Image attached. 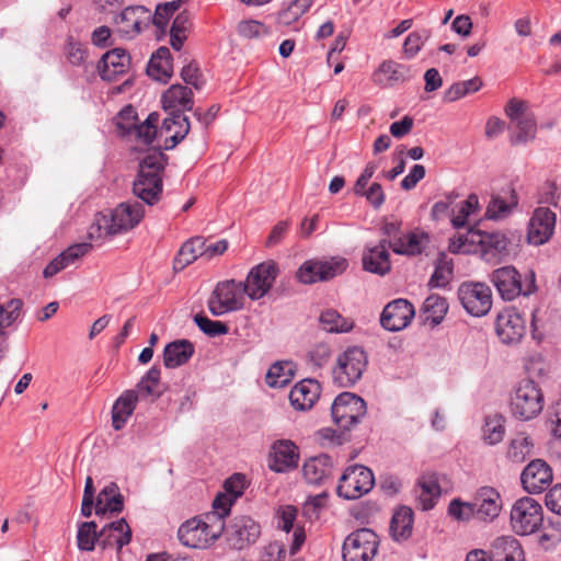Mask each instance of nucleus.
Returning a JSON list of instances; mask_svg holds the SVG:
<instances>
[{"mask_svg":"<svg viewBox=\"0 0 561 561\" xmlns=\"http://www.w3.org/2000/svg\"><path fill=\"white\" fill-rule=\"evenodd\" d=\"M483 83L479 77L451 84L444 93L446 102H455L468 94L474 93L482 88Z\"/></svg>","mask_w":561,"mask_h":561,"instance_id":"nucleus-47","label":"nucleus"},{"mask_svg":"<svg viewBox=\"0 0 561 561\" xmlns=\"http://www.w3.org/2000/svg\"><path fill=\"white\" fill-rule=\"evenodd\" d=\"M204 238L195 237L186 241L180 249L174 261L175 268H184L197 257H204Z\"/></svg>","mask_w":561,"mask_h":561,"instance_id":"nucleus-44","label":"nucleus"},{"mask_svg":"<svg viewBox=\"0 0 561 561\" xmlns=\"http://www.w3.org/2000/svg\"><path fill=\"white\" fill-rule=\"evenodd\" d=\"M123 510V495L116 483H108L99 493L95 502V514L119 513Z\"/></svg>","mask_w":561,"mask_h":561,"instance_id":"nucleus-39","label":"nucleus"},{"mask_svg":"<svg viewBox=\"0 0 561 561\" xmlns=\"http://www.w3.org/2000/svg\"><path fill=\"white\" fill-rule=\"evenodd\" d=\"M224 530L225 522L217 514H205L183 523L178 530V536L184 546L204 549L214 543Z\"/></svg>","mask_w":561,"mask_h":561,"instance_id":"nucleus-2","label":"nucleus"},{"mask_svg":"<svg viewBox=\"0 0 561 561\" xmlns=\"http://www.w3.org/2000/svg\"><path fill=\"white\" fill-rule=\"evenodd\" d=\"M506 433L505 417L499 413L486 415L481 427V439L489 446L500 444Z\"/></svg>","mask_w":561,"mask_h":561,"instance_id":"nucleus-41","label":"nucleus"},{"mask_svg":"<svg viewBox=\"0 0 561 561\" xmlns=\"http://www.w3.org/2000/svg\"><path fill=\"white\" fill-rule=\"evenodd\" d=\"M286 549L279 541L263 546L260 550L259 561H285Z\"/></svg>","mask_w":561,"mask_h":561,"instance_id":"nucleus-59","label":"nucleus"},{"mask_svg":"<svg viewBox=\"0 0 561 561\" xmlns=\"http://www.w3.org/2000/svg\"><path fill=\"white\" fill-rule=\"evenodd\" d=\"M151 22V12L142 5L127 7L115 18L118 34L134 38Z\"/></svg>","mask_w":561,"mask_h":561,"instance_id":"nucleus-17","label":"nucleus"},{"mask_svg":"<svg viewBox=\"0 0 561 561\" xmlns=\"http://www.w3.org/2000/svg\"><path fill=\"white\" fill-rule=\"evenodd\" d=\"M444 479V476L434 472L424 474L419 480L415 488V499L423 511H430L436 505L442 494V481Z\"/></svg>","mask_w":561,"mask_h":561,"instance_id":"nucleus-23","label":"nucleus"},{"mask_svg":"<svg viewBox=\"0 0 561 561\" xmlns=\"http://www.w3.org/2000/svg\"><path fill=\"white\" fill-rule=\"evenodd\" d=\"M479 243L481 245L482 256L485 261L501 260L507 251L508 240L501 232L484 233Z\"/></svg>","mask_w":561,"mask_h":561,"instance_id":"nucleus-40","label":"nucleus"},{"mask_svg":"<svg viewBox=\"0 0 561 561\" xmlns=\"http://www.w3.org/2000/svg\"><path fill=\"white\" fill-rule=\"evenodd\" d=\"M334 423L342 430L348 431L357 425L367 413L363 398L352 392L339 394L331 407Z\"/></svg>","mask_w":561,"mask_h":561,"instance_id":"nucleus-9","label":"nucleus"},{"mask_svg":"<svg viewBox=\"0 0 561 561\" xmlns=\"http://www.w3.org/2000/svg\"><path fill=\"white\" fill-rule=\"evenodd\" d=\"M100 537L103 549L115 545L117 552L119 553L123 547L130 542L131 529L125 518H121L105 525L100 531Z\"/></svg>","mask_w":561,"mask_h":561,"instance_id":"nucleus-30","label":"nucleus"},{"mask_svg":"<svg viewBox=\"0 0 561 561\" xmlns=\"http://www.w3.org/2000/svg\"><path fill=\"white\" fill-rule=\"evenodd\" d=\"M542 522V507L535 499L524 496L513 503L510 524L515 534L520 536L531 535L539 530Z\"/></svg>","mask_w":561,"mask_h":561,"instance_id":"nucleus-6","label":"nucleus"},{"mask_svg":"<svg viewBox=\"0 0 561 561\" xmlns=\"http://www.w3.org/2000/svg\"><path fill=\"white\" fill-rule=\"evenodd\" d=\"M238 32L245 38H253L266 35L268 30L263 23L259 21L247 20L239 23Z\"/></svg>","mask_w":561,"mask_h":561,"instance_id":"nucleus-61","label":"nucleus"},{"mask_svg":"<svg viewBox=\"0 0 561 561\" xmlns=\"http://www.w3.org/2000/svg\"><path fill=\"white\" fill-rule=\"evenodd\" d=\"M167 158L164 153L161 151H152L141 160L138 174L161 176Z\"/></svg>","mask_w":561,"mask_h":561,"instance_id":"nucleus-54","label":"nucleus"},{"mask_svg":"<svg viewBox=\"0 0 561 561\" xmlns=\"http://www.w3.org/2000/svg\"><path fill=\"white\" fill-rule=\"evenodd\" d=\"M133 191L146 204L153 205L160 199L162 193L161 176L138 174Z\"/></svg>","mask_w":561,"mask_h":561,"instance_id":"nucleus-37","label":"nucleus"},{"mask_svg":"<svg viewBox=\"0 0 561 561\" xmlns=\"http://www.w3.org/2000/svg\"><path fill=\"white\" fill-rule=\"evenodd\" d=\"M278 265L270 260L262 262L250 270L243 283L247 297L251 300L263 298L272 288L277 275Z\"/></svg>","mask_w":561,"mask_h":561,"instance_id":"nucleus-13","label":"nucleus"},{"mask_svg":"<svg viewBox=\"0 0 561 561\" xmlns=\"http://www.w3.org/2000/svg\"><path fill=\"white\" fill-rule=\"evenodd\" d=\"M323 330L330 333H346L353 329V322L335 310H325L320 316Z\"/></svg>","mask_w":561,"mask_h":561,"instance_id":"nucleus-48","label":"nucleus"},{"mask_svg":"<svg viewBox=\"0 0 561 561\" xmlns=\"http://www.w3.org/2000/svg\"><path fill=\"white\" fill-rule=\"evenodd\" d=\"M535 454V440L525 431L516 432L507 442L505 457L513 463H523Z\"/></svg>","mask_w":561,"mask_h":561,"instance_id":"nucleus-29","label":"nucleus"},{"mask_svg":"<svg viewBox=\"0 0 561 561\" xmlns=\"http://www.w3.org/2000/svg\"><path fill=\"white\" fill-rule=\"evenodd\" d=\"M162 105L170 115L191 110L193 106L192 91L181 84H173L163 93Z\"/></svg>","mask_w":561,"mask_h":561,"instance_id":"nucleus-34","label":"nucleus"},{"mask_svg":"<svg viewBox=\"0 0 561 561\" xmlns=\"http://www.w3.org/2000/svg\"><path fill=\"white\" fill-rule=\"evenodd\" d=\"M144 206L137 202L122 203L110 213L96 214L88 229L91 242L102 244L108 237L125 233L139 225L144 218Z\"/></svg>","mask_w":561,"mask_h":561,"instance_id":"nucleus-1","label":"nucleus"},{"mask_svg":"<svg viewBox=\"0 0 561 561\" xmlns=\"http://www.w3.org/2000/svg\"><path fill=\"white\" fill-rule=\"evenodd\" d=\"M327 502V495L324 493L316 495L306 501L302 507L304 516L309 520L319 518L321 510L324 507Z\"/></svg>","mask_w":561,"mask_h":561,"instance_id":"nucleus-64","label":"nucleus"},{"mask_svg":"<svg viewBox=\"0 0 561 561\" xmlns=\"http://www.w3.org/2000/svg\"><path fill=\"white\" fill-rule=\"evenodd\" d=\"M448 310V305L445 298L439 295L428 296L422 307L424 321L431 325L439 324Z\"/></svg>","mask_w":561,"mask_h":561,"instance_id":"nucleus-43","label":"nucleus"},{"mask_svg":"<svg viewBox=\"0 0 561 561\" xmlns=\"http://www.w3.org/2000/svg\"><path fill=\"white\" fill-rule=\"evenodd\" d=\"M476 518L483 523L495 520L503 506L500 492L492 486H481L477 490L472 500Z\"/></svg>","mask_w":561,"mask_h":561,"instance_id":"nucleus-20","label":"nucleus"},{"mask_svg":"<svg viewBox=\"0 0 561 561\" xmlns=\"http://www.w3.org/2000/svg\"><path fill=\"white\" fill-rule=\"evenodd\" d=\"M518 205V197L514 188L505 195H493L485 210V217L491 220L507 218Z\"/></svg>","mask_w":561,"mask_h":561,"instance_id":"nucleus-35","label":"nucleus"},{"mask_svg":"<svg viewBox=\"0 0 561 561\" xmlns=\"http://www.w3.org/2000/svg\"><path fill=\"white\" fill-rule=\"evenodd\" d=\"M388 241L381 240L376 245L367 244L363 251L362 262L365 271L386 275L391 270L390 254L387 250Z\"/></svg>","mask_w":561,"mask_h":561,"instance_id":"nucleus-24","label":"nucleus"},{"mask_svg":"<svg viewBox=\"0 0 561 561\" xmlns=\"http://www.w3.org/2000/svg\"><path fill=\"white\" fill-rule=\"evenodd\" d=\"M379 539L375 531L360 528L351 533L343 542V561H373L377 554Z\"/></svg>","mask_w":561,"mask_h":561,"instance_id":"nucleus-10","label":"nucleus"},{"mask_svg":"<svg viewBox=\"0 0 561 561\" xmlns=\"http://www.w3.org/2000/svg\"><path fill=\"white\" fill-rule=\"evenodd\" d=\"M299 455L296 445L290 440H277L272 446L270 469L286 472L298 465Z\"/></svg>","mask_w":561,"mask_h":561,"instance_id":"nucleus-26","label":"nucleus"},{"mask_svg":"<svg viewBox=\"0 0 561 561\" xmlns=\"http://www.w3.org/2000/svg\"><path fill=\"white\" fill-rule=\"evenodd\" d=\"M557 216L548 207H539L533 213L527 228V241L533 245L547 243L556 228Z\"/></svg>","mask_w":561,"mask_h":561,"instance_id":"nucleus-18","label":"nucleus"},{"mask_svg":"<svg viewBox=\"0 0 561 561\" xmlns=\"http://www.w3.org/2000/svg\"><path fill=\"white\" fill-rule=\"evenodd\" d=\"M404 67L392 60L383 61L374 73V81L379 85H390L392 82L404 80Z\"/></svg>","mask_w":561,"mask_h":561,"instance_id":"nucleus-46","label":"nucleus"},{"mask_svg":"<svg viewBox=\"0 0 561 561\" xmlns=\"http://www.w3.org/2000/svg\"><path fill=\"white\" fill-rule=\"evenodd\" d=\"M367 355L359 346H351L340 353L332 369V378L335 385L347 388L356 385L366 367Z\"/></svg>","mask_w":561,"mask_h":561,"instance_id":"nucleus-4","label":"nucleus"},{"mask_svg":"<svg viewBox=\"0 0 561 561\" xmlns=\"http://www.w3.org/2000/svg\"><path fill=\"white\" fill-rule=\"evenodd\" d=\"M333 462L330 456L319 455L308 459L302 467L305 480L310 484H322L332 473Z\"/></svg>","mask_w":561,"mask_h":561,"instance_id":"nucleus-32","label":"nucleus"},{"mask_svg":"<svg viewBox=\"0 0 561 561\" xmlns=\"http://www.w3.org/2000/svg\"><path fill=\"white\" fill-rule=\"evenodd\" d=\"M242 282L224 280L216 285L208 299V309L215 317L241 310L245 301Z\"/></svg>","mask_w":561,"mask_h":561,"instance_id":"nucleus-7","label":"nucleus"},{"mask_svg":"<svg viewBox=\"0 0 561 561\" xmlns=\"http://www.w3.org/2000/svg\"><path fill=\"white\" fill-rule=\"evenodd\" d=\"M505 114L511 121L513 145L526 144L535 139L537 122L534 114L527 111L526 102L511 99L505 106Z\"/></svg>","mask_w":561,"mask_h":561,"instance_id":"nucleus-8","label":"nucleus"},{"mask_svg":"<svg viewBox=\"0 0 561 561\" xmlns=\"http://www.w3.org/2000/svg\"><path fill=\"white\" fill-rule=\"evenodd\" d=\"M545 407V396L533 379L518 381L510 394V411L516 420L528 422L539 416Z\"/></svg>","mask_w":561,"mask_h":561,"instance_id":"nucleus-3","label":"nucleus"},{"mask_svg":"<svg viewBox=\"0 0 561 561\" xmlns=\"http://www.w3.org/2000/svg\"><path fill=\"white\" fill-rule=\"evenodd\" d=\"M95 522H83L78 526L77 543L81 551H92L95 548V543L100 537V533L96 531Z\"/></svg>","mask_w":561,"mask_h":561,"instance_id":"nucleus-50","label":"nucleus"},{"mask_svg":"<svg viewBox=\"0 0 561 561\" xmlns=\"http://www.w3.org/2000/svg\"><path fill=\"white\" fill-rule=\"evenodd\" d=\"M374 483V473L370 469L354 465L348 467L340 478L337 494L346 500H356L368 493Z\"/></svg>","mask_w":561,"mask_h":561,"instance_id":"nucleus-11","label":"nucleus"},{"mask_svg":"<svg viewBox=\"0 0 561 561\" xmlns=\"http://www.w3.org/2000/svg\"><path fill=\"white\" fill-rule=\"evenodd\" d=\"M298 508L294 505H282L275 513L277 528L289 533L294 530L290 553H297L306 541V531L304 527L297 522Z\"/></svg>","mask_w":561,"mask_h":561,"instance_id":"nucleus-22","label":"nucleus"},{"mask_svg":"<svg viewBox=\"0 0 561 561\" xmlns=\"http://www.w3.org/2000/svg\"><path fill=\"white\" fill-rule=\"evenodd\" d=\"M159 114L153 112L140 124H135L131 134L144 145H150L154 140L158 131Z\"/></svg>","mask_w":561,"mask_h":561,"instance_id":"nucleus-49","label":"nucleus"},{"mask_svg":"<svg viewBox=\"0 0 561 561\" xmlns=\"http://www.w3.org/2000/svg\"><path fill=\"white\" fill-rule=\"evenodd\" d=\"M495 332L503 344L516 345L526 333V320L515 308H506L496 317Z\"/></svg>","mask_w":561,"mask_h":561,"instance_id":"nucleus-16","label":"nucleus"},{"mask_svg":"<svg viewBox=\"0 0 561 561\" xmlns=\"http://www.w3.org/2000/svg\"><path fill=\"white\" fill-rule=\"evenodd\" d=\"M261 536V526L250 516L234 517L226 529V540L236 550L253 546Z\"/></svg>","mask_w":561,"mask_h":561,"instance_id":"nucleus-15","label":"nucleus"},{"mask_svg":"<svg viewBox=\"0 0 561 561\" xmlns=\"http://www.w3.org/2000/svg\"><path fill=\"white\" fill-rule=\"evenodd\" d=\"M161 131L169 134L172 146L182 141L190 131L188 119L183 113L172 114L164 118Z\"/></svg>","mask_w":561,"mask_h":561,"instance_id":"nucleus-45","label":"nucleus"},{"mask_svg":"<svg viewBox=\"0 0 561 561\" xmlns=\"http://www.w3.org/2000/svg\"><path fill=\"white\" fill-rule=\"evenodd\" d=\"M195 347L188 340H178L165 345L163 364L167 368H176L186 364L193 356Z\"/></svg>","mask_w":561,"mask_h":561,"instance_id":"nucleus-38","label":"nucleus"},{"mask_svg":"<svg viewBox=\"0 0 561 561\" xmlns=\"http://www.w3.org/2000/svg\"><path fill=\"white\" fill-rule=\"evenodd\" d=\"M552 479L551 468L541 459L530 461L520 476L523 488L530 494L541 493L548 489Z\"/></svg>","mask_w":561,"mask_h":561,"instance_id":"nucleus-21","label":"nucleus"},{"mask_svg":"<svg viewBox=\"0 0 561 561\" xmlns=\"http://www.w3.org/2000/svg\"><path fill=\"white\" fill-rule=\"evenodd\" d=\"M490 558L492 561H525L524 550L513 536H501L491 543Z\"/></svg>","mask_w":561,"mask_h":561,"instance_id":"nucleus-31","label":"nucleus"},{"mask_svg":"<svg viewBox=\"0 0 561 561\" xmlns=\"http://www.w3.org/2000/svg\"><path fill=\"white\" fill-rule=\"evenodd\" d=\"M312 4V0H295L290 7L279 13V22L288 25L298 20Z\"/></svg>","mask_w":561,"mask_h":561,"instance_id":"nucleus-57","label":"nucleus"},{"mask_svg":"<svg viewBox=\"0 0 561 561\" xmlns=\"http://www.w3.org/2000/svg\"><path fill=\"white\" fill-rule=\"evenodd\" d=\"M178 9L176 2H167L164 4H159L156 8V12L152 15L151 14V22L153 23L158 28L163 30L170 20V18L173 15V13Z\"/></svg>","mask_w":561,"mask_h":561,"instance_id":"nucleus-60","label":"nucleus"},{"mask_svg":"<svg viewBox=\"0 0 561 561\" xmlns=\"http://www.w3.org/2000/svg\"><path fill=\"white\" fill-rule=\"evenodd\" d=\"M194 322L201 331L209 336H218L228 332V327L225 323L210 320L202 314H196L194 317Z\"/></svg>","mask_w":561,"mask_h":561,"instance_id":"nucleus-58","label":"nucleus"},{"mask_svg":"<svg viewBox=\"0 0 561 561\" xmlns=\"http://www.w3.org/2000/svg\"><path fill=\"white\" fill-rule=\"evenodd\" d=\"M160 380V369L156 366L151 367L137 385V392L144 394H153L154 389Z\"/></svg>","mask_w":561,"mask_h":561,"instance_id":"nucleus-63","label":"nucleus"},{"mask_svg":"<svg viewBox=\"0 0 561 561\" xmlns=\"http://www.w3.org/2000/svg\"><path fill=\"white\" fill-rule=\"evenodd\" d=\"M147 71L154 80L165 82L172 75V65L171 61L150 59Z\"/></svg>","mask_w":561,"mask_h":561,"instance_id":"nucleus-62","label":"nucleus"},{"mask_svg":"<svg viewBox=\"0 0 561 561\" xmlns=\"http://www.w3.org/2000/svg\"><path fill=\"white\" fill-rule=\"evenodd\" d=\"M89 250L90 245L87 243H78L70 245L44 268V277H53L54 275L70 266L77 260L85 255L89 252Z\"/></svg>","mask_w":561,"mask_h":561,"instance_id":"nucleus-36","label":"nucleus"},{"mask_svg":"<svg viewBox=\"0 0 561 561\" xmlns=\"http://www.w3.org/2000/svg\"><path fill=\"white\" fill-rule=\"evenodd\" d=\"M447 513L453 519L462 523H467L476 518L473 503L462 501L459 497L450 501Z\"/></svg>","mask_w":561,"mask_h":561,"instance_id":"nucleus-55","label":"nucleus"},{"mask_svg":"<svg viewBox=\"0 0 561 561\" xmlns=\"http://www.w3.org/2000/svg\"><path fill=\"white\" fill-rule=\"evenodd\" d=\"M413 529V511L408 506L399 507L391 519L390 533L394 540L408 539Z\"/></svg>","mask_w":561,"mask_h":561,"instance_id":"nucleus-42","label":"nucleus"},{"mask_svg":"<svg viewBox=\"0 0 561 561\" xmlns=\"http://www.w3.org/2000/svg\"><path fill=\"white\" fill-rule=\"evenodd\" d=\"M415 316L413 305L403 298L390 301L382 310L380 324L390 332L405 329Z\"/></svg>","mask_w":561,"mask_h":561,"instance_id":"nucleus-19","label":"nucleus"},{"mask_svg":"<svg viewBox=\"0 0 561 561\" xmlns=\"http://www.w3.org/2000/svg\"><path fill=\"white\" fill-rule=\"evenodd\" d=\"M453 277V261L442 254L435 264L434 273L430 279V286L435 288L445 287Z\"/></svg>","mask_w":561,"mask_h":561,"instance_id":"nucleus-51","label":"nucleus"},{"mask_svg":"<svg viewBox=\"0 0 561 561\" xmlns=\"http://www.w3.org/2000/svg\"><path fill=\"white\" fill-rule=\"evenodd\" d=\"M430 236L421 230H413L402 233L399 239L388 241V245L396 254L405 256H415L427 248Z\"/></svg>","mask_w":561,"mask_h":561,"instance_id":"nucleus-27","label":"nucleus"},{"mask_svg":"<svg viewBox=\"0 0 561 561\" xmlns=\"http://www.w3.org/2000/svg\"><path fill=\"white\" fill-rule=\"evenodd\" d=\"M22 305L20 299H11L5 305H0V334L20 317Z\"/></svg>","mask_w":561,"mask_h":561,"instance_id":"nucleus-56","label":"nucleus"},{"mask_svg":"<svg viewBox=\"0 0 561 561\" xmlns=\"http://www.w3.org/2000/svg\"><path fill=\"white\" fill-rule=\"evenodd\" d=\"M320 383L313 379H304L296 383L289 393V401L295 410L311 409L320 397Z\"/></svg>","mask_w":561,"mask_h":561,"instance_id":"nucleus-28","label":"nucleus"},{"mask_svg":"<svg viewBox=\"0 0 561 561\" xmlns=\"http://www.w3.org/2000/svg\"><path fill=\"white\" fill-rule=\"evenodd\" d=\"M490 280L502 299L512 301L520 295L528 296L535 291V274L530 272L523 283L520 274L514 266H503L494 270Z\"/></svg>","mask_w":561,"mask_h":561,"instance_id":"nucleus-5","label":"nucleus"},{"mask_svg":"<svg viewBox=\"0 0 561 561\" xmlns=\"http://www.w3.org/2000/svg\"><path fill=\"white\" fill-rule=\"evenodd\" d=\"M463 309L473 317H483L492 308V293L483 283H462L457 291Z\"/></svg>","mask_w":561,"mask_h":561,"instance_id":"nucleus-12","label":"nucleus"},{"mask_svg":"<svg viewBox=\"0 0 561 561\" xmlns=\"http://www.w3.org/2000/svg\"><path fill=\"white\" fill-rule=\"evenodd\" d=\"M130 66V56L123 48H114L103 55L98 69L101 78L113 81L117 76L125 73Z\"/></svg>","mask_w":561,"mask_h":561,"instance_id":"nucleus-25","label":"nucleus"},{"mask_svg":"<svg viewBox=\"0 0 561 561\" xmlns=\"http://www.w3.org/2000/svg\"><path fill=\"white\" fill-rule=\"evenodd\" d=\"M291 368L289 364L275 363L266 374V383L272 388H282L291 380Z\"/></svg>","mask_w":561,"mask_h":561,"instance_id":"nucleus-53","label":"nucleus"},{"mask_svg":"<svg viewBox=\"0 0 561 561\" xmlns=\"http://www.w3.org/2000/svg\"><path fill=\"white\" fill-rule=\"evenodd\" d=\"M138 402L135 390L124 391L114 402L112 408V425L116 431L122 430L133 415Z\"/></svg>","mask_w":561,"mask_h":561,"instance_id":"nucleus-33","label":"nucleus"},{"mask_svg":"<svg viewBox=\"0 0 561 561\" xmlns=\"http://www.w3.org/2000/svg\"><path fill=\"white\" fill-rule=\"evenodd\" d=\"M479 208V197L476 194H470L466 201L460 203L458 213L451 217L453 227L456 229L465 227L468 218L477 214Z\"/></svg>","mask_w":561,"mask_h":561,"instance_id":"nucleus-52","label":"nucleus"},{"mask_svg":"<svg viewBox=\"0 0 561 561\" xmlns=\"http://www.w3.org/2000/svg\"><path fill=\"white\" fill-rule=\"evenodd\" d=\"M347 267V261L343 257H331L330 260L306 261L297 271V278L304 284H313L319 280L330 279Z\"/></svg>","mask_w":561,"mask_h":561,"instance_id":"nucleus-14","label":"nucleus"}]
</instances>
